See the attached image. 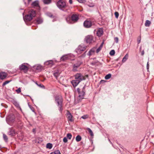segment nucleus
I'll use <instances>...</instances> for the list:
<instances>
[{"mask_svg": "<svg viewBox=\"0 0 154 154\" xmlns=\"http://www.w3.org/2000/svg\"><path fill=\"white\" fill-rule=\"evenodd\" d=\"M36 15V11L33 9L30 10L28 12V14L23 16L24 20L25 22L30 21Z\"/></svg>", "mask_w": 154, "mask_h": 154, "instance_id": "1", "label": "nucleus"}, {"mask_svg": "<svg viewBox=\"0 0 154 154\" xmlns=\"http://www.w3.org/2000/svg\"><path fill=\"white\" fill-rule=\"evenodd\" d=\"M56 5L59 8L64 11H65L64 9L66 8L67 7L66 2L62 0L58 1Z\"/></svg>", "mask_w": 154, "mask_h": 154, "instance_id": "2", "label": "nucleus"}, {"mask_svg": "<svg viewBox=\"0 0 154 154\" xmlns=\"http://www.w3.org/2000/svg\"><path fill=\"white\" fill-rule=\"evenodd\" d=\"M75 79H76L80 82L81 81L85 80L86 78L88 77V75H83L81 73H77L74 76Z\"/></svg>", "mask_w": 154, "mask_h": 154, "instance_id": "3", "label": "nucleus"}, {"mask_svg": "<svg viewBox=\"0 0 154 154\" xmlns=\"http://www.w3.org/2000/svg\"><path fill=\"white\" fill-rule=\"evenodd\" d=\"M77 91L79 94V97L81 99L84 98L85 93V87H83L82 91H80V89L79 88L77 89Z\"/></svg>", "mask_w": 154, "mask_h": 154, "instance_id": "4", "label": "nucleus"}, {"mask_svg": "<svg viewBox=\"0 0 154 154\" xmlns=\"http://www.w3.org/2000/svg\"><path fill=\"white\" fill-rule=\"evenodd\" d=\"M86 42L88 44H91L94 42V37L91 35H88L85 38Z\"/></svg>", "mask_w": 154, "mask_h": 154, "instance_id": "5", "label": "nucleus"}, {"mask_svg": "<svg viewBox=\"0 0 154 154\" xmlns=\"http://www.w3.org/2000/svg\"><path fill=\"white\" fill-rule=\"evenodd\" d=\"M20 69L21 70H23L26 72L29 69V65L27 63H23L20 66Z\"/></svg>", "mask_w": 154, "mask_h": 154, "instance_id": "6", "label": "nucleus"}, {"mask_svg": "<svg viewBox=\"0 0 154 154\" xmlns=\"http://www.w3.org/2000/svg\"><path fill=\"white\" fill-rule=\"evenodd\" d=\"M86 47L85 46L80 45L76 49V51L78 54H79L81 53L82 52L84 51L86 49Z\"/></svg>", "mask_w": 154, "mask_h": 154, "instance_id": "7", "label": "nucleus"}, {"mask_svg": "<svg viewBox=\"0 0 154 154\" xmlns=\"http://www.w3.org/2000/svg\"><path fill=\"white\" fill-rule=\"evenodd\" d=\"M83 24L85 27L89 28L92 26V22L90 20L87 19L84 21Z\"/></svg>", "mask_w": 154, "mask_h": 154, "instance_id": "8", "label": "nucleus"}, {"mask_svg": "<svg viewBox=\"0 0 154 154\" xmlns=\"http://www.w3.org/2000/svg\"><path fill=\"white\" fill-rule=\"evenodd\" d=\"M73 55L71 54L63 55L60 58L61 61H64L68 59H71V57Z\"/></svg>", "mask_w": 154, "mask_h": 154, "instance_id": "9", "label": "nucleus"}, {"mask_svg": "<svg viewBox=\"0 0 154 154\" xmlns=\"http://www.w3.org/2000/svg\"><path fill=\"white\" fill-rule=\"evenodd\" d=\"M55 100L58 104H62L63 100L62 97L61 96L59 95L55 97Z\"/></svg>", "mask_w": 154, "mask_h": 154, "instance_id": "10", "label": "nucleus"}, {"mask_svg": "<svg viewBox=\"0 0 154 154\" xmlns=\"http://www.w3.org/2000/svg\"><path fill=\"white\" fill-rule=\"evenodd\" d=\"M71 18L72 21L74 22H76L79 18L78 15L75 14H72Z\"/></svg>", "mask_w": 154, "mask_h": 154, "instance_id": "11", "label": "nucleus"}, {"mask_svg": "<svg viewBox=\"0 0 154 154\" xmlns=\"http://www.w3.org/2000/svg\"><path fill=\"white\" fill-rule=\"evenodd\" d=\"M80 82L79 81L75 79L74 80H72L71 82V84L74 88Z\"/></svg>", "mask_w": 154, "mask_h": 154, "instance_id": "12", "label": "nucleus"}, {"mask_svg": "<svg viewBox=\"0 0 154 154\" xmlns=\"http://www.w3.org/2000/svg\"><path fill=\"white\" fill-rule=\"evenodd\" d=\"M67 115L68 121L71 122L73 121V120L72 119V115L68 111H67Z\"/></svg>", "mask_w": 154, "mask_h": 154, "instance_id": "13", "label": "nucleus"}, {"mask_svg": "<svg viewBox=\"0 0 154 154\" xmlns=\"http://www.w3.org/2000/svg\"><path fill=\"white\" fill-rule=\"evenodd\" d=\"M96 51V48H94L91 49L89 51L88 55L90 56L94 54Z\"/></svg>", "mask_w": 154, "mask_h": 154, "instance_id": "14", "label": "nucleus"}, {"mask_svg": "<svg viewBox=\"0 0 154 154\" xmlns=\"http://www.w3.org/2000/svg\"><path fill=\"white\" fill-rule=\"evenodd\" d=\"M103 32V29L101 28H99L97 30V35L99 37H100L102 35Z\"/></svg>", "mask_w": 154, "mask_h": 154, "instance_id": "15", "label": "nucleus"}, {"mask_svg": "<svg viewBox=\"0 0 154 154\" xmlns=\"http://www.w3.org/2000/svg\"><path fill=\"white\" fill-rule=\"evenodd\" d=\"M7 76L6 73L4 72H0V79H5Z\"/></svg>", "mask_w": 154, "mask_h": 154, "instance_id": "16", "label": "nucleus"}, {"mask_svg": "<svg viewBox=\"0 0 154 154\" xmlns=\"http://www.w3.org/2000/svg\"><path fill=\"white\" fill-rule=\"evenodd\" d=\"M32 7H38L39 6V3L38 1H35L32 2L31 4Z\"/></svg>", "mask_w": 154, "mask_h": 154, "instance_id": "17", "label": "nucleus"}, {"mask_svg": "<svg viewBox=\"0 0 154 154\" xmlns=\"http://www.w3.org/2000/svg\"><path fill=\"white\" fill-rule=\"evenodd\" d=\"M9 135H11V136H13L15 135L16 132L15 131V130L12 129H10V131L8 133Z\"/></svg>", "mask_w": 154, "mask_h": 154, "instance_id": "18", "label": "nucleus"}, {"mask_svg": "<svg viewBox=\"0 0 154 154\" xmlns=\"http://www.w3.org/2000/svg\"><path fill=\"white\" fill-rule=\"evenodd\" d=\"M35 69L38 72L41 71L43 69L42 67L40 65H37L35 66Z\"/></svg>", "mask_w": 154, "mask_h": 154, "instance_id": "19", "label": "nucleus"}, {"mask_svg": "<svg viewBox=\"0 0 154 154\" xmlns=\"http://www.w3.org/2000/svg\"><path fill=\"white\" fill-rule=\"evenodd\" d=\"M45 64L46 65H48L51 66L53 64V61L52 60H49L45 62Z\"/></svg>", "mask_w": 154, "mask_h": 154, "instance_id": "20", "label": "nucleus"}, {"mask_svg": "<svg viewBox=\"0 0 154 154\" xmlns=\"http://www.w3.org/2000/svg\"><path fill=\"white\" fill-rule=\"evenodd\" d=\"M103 44H104V42H103L101 43V44L100 45L99 47L97 49L96 52L97 53H98L101 50V49H102V47H103Z\"/></svg>", "mask_w": 154, "mask_h": 154, "instance_id": "21", "label": "nucleus"}, {"mask_svg": "<svg viewBox=\"0 0 154 154\" xmlns=\"http://www.w3.org/2000/svg\"><path fill=\"white\" fill-rule=\"evenodd\" d=\"M36 23L38 24H40L42 23L43 22L42 19L40 17L38 18L36 20Z\"/></svg>", "mask_w": 154, "mask_h": 154, "instance_id": "22", "label": "nucleus"}, {"mask_svg": "<svg viewBox=\"0 0 154 154\" xmlns=\"http://www.w3.org/2000/svg\"><path fill=\"white\" fill-rule=\"evenodd\" d=\"M88 131L89 133L90 134V135L92 137H93L94 136L93 133L92 131V130L89 128H87L86 129Z\"/></svg>", "mask_w": 154, "mask_h": 154, "instance_id": "23", "label": "nucleus"}, {"mask_svg": "<svg viewBox=\"0 0 154 154\" xmlns=\"http://www.w3.org/2000/svg\"><path fill=\"white\" fill-rule=\"evenodd\" d=\"M128 54H126L124 57L123 58L122 60V62L124 63L125 62L126 60L128 59Z\"/></svg>", "mask_w": 154, "mask_h": 154, "instance_id": "24", "label": "nucleus"}, {"mask_svg": "<svg viewBox=\"0 0 154 154\" xmlns=\"http://www.w3.org/2000/svg\"><path fill=\"white\" fill-rule=\"evenodd\" d=\"M58 106L59 107V110L61 113H62V111L63 110V108L62 107V104H58Z\"/></svg>", "mask_w": 154, "mask_h": 154, "instance_id": "25", "label": "nucleus"}, {"mask_svg": "<svg viewBox=\"0 0 154 154\" xmlns=\"http://www.w3.org/2000/svg\"><path fill=\"white\" fill-rule=\"evenodd\" d=\"M151 24V22L149 20H146L145 23V25L146 26L149 27Z\"/></svg>", "mask_w": 154, "mask_h": 154, "instance_id": "26", "label": "nucleus"}, {"mask_svg": "<svg viewBox=\"0 0 154 154\" xmlns=\"http://www.w3.org/2000/svg\"><path fill=\"white\" fill-rule=\"evenodd\" d=\"M43 2L45 4H48L51 3V0H43Z\"/></svg>", "mask_w": 154, "mask_h": 154, "instance_id": "27", "label": "nucleus"}, {"mask_svg": "<svg viewBox=\"0 0 154 154\" xmlns=\"http://www.w3.org/2000/svg\"><path fill=\"white\" fill-rule=\"evenodd\" d=\"M50 154H61L60 151L57 150L51 152Z\"/></svg>", "mask_w": 154, "mask_h": 154, "instance_id": "28", "label": "nucleus"}, {"mask_svg": "<svg viewBox=\"0 0 154 154\" xmlns=\"http://www.w3.org/2000/svg\"><path fill=\"white\" fill-rule=\"evenodd\" d=\"M75 139L77 142H79L81 140L82 137L81 136L78 135L76 137Z\"/></svg>", "mask_w": 154, "mask_h": 154, "instance_id": "29", "label": "nucleus"}, {"mask_svg": "<svg viewBox=\"0 0 154 154\" xmlns=\"http://www.w3.org/2000/svg\"><path fill=\"white\" fill-rule=\"evenodd\" d=\"M52 146H53L52 144L49 143L47 144L46 148L49 149H51L52 148Z\"/></svg>", "mask_w": 154, "mask_h": 154, "instance_id": "30", "label": "nucleus"}, {"mask_svg": "<svg viewBox=\"0 0 154 154\" xmlns=\"http://www.w3.org/2000/svg\"><path fill=\"white\" fill-rule=\"evenodd\" d=\"M111 74H109L106 75L105 77V78L106 79H108L111 78Z\"/></svg>", "mask_w": 154, "mask_h": 154, "instance_id": "31", "label": "nucleus"}, {"mask_svg": "<svg viewBox=\"0 0 154 154\" xmlns=\"http://www.w3.org/2000/svg\"><path fill=\"white\" fill-rule=\"evenodd\" d=\"M66 136L70 140L71 139L72 135L71 133H68Z\"/></svg>", "mask_w": 154, "mask_h": 154, "instance_id": "32", "label": "nucleus"}, {"mask_svg": "<svg viewBox=\"0 0 154 154\" xmlns=\"http://www.w3.org/2000/svg\"><path fill=\"white\" fill-rule=\"evenodd\" d=\"M46 14L48 16L50 17H54L53 15L51 13L48 12L46 13Z\"/></svg>", "mask_w": 154, "mask_h": 154, "instance_id": "33", "label": "nucleus"}, {"mask_svg": "<svg viewBox=\"0 0 154 154\" xmlns=\"http://www.w3.org/2000/svg\"><path fill=\"white\" fill-rule=\"evenodd\" d=\"M6 120L8 123H9L8 122L10 121H11V122L13 121V120H11L10 119L9 116H8L6 118Z\"/></svg>", "mask_w": 154, "mask_h": 154, "instance_id": "34", "label": "nucleus"}, {"mask_svg": "<svg viewBox=\"0 0 154 154\" xmlns=\"http://www.w3.org/2000/svg\"><path fill=\"white\" fill-rule=\"evenodd\" d=\"M115 54V51L114 50H112L109 53V54L110 55L112 56L114 55Z\"/></svg>", "mask_w": 154, "mask_h": 154, "instance_id": "35", "label": "nucleus"}, {"mask_svg": "<svg viewBox=\"0 0 154 154\" xmlns=\"http://www.w3.org/2000/svg\"><path fill=\"white\" fill-rule=\"evenodd\" d=\"M79 65H76L75 64L73 66V70L74 71H76V68H77L78 67H79Z\"/></svg>", "mask_w": 154, "mask_h": 154, "instance_id": "36", "label": "nucleus"}, {"mask_svg": "<svg viewBox=\"0 0 154 154\" xmlns=\"http://www.w3.org/2000/svg\"><path fill=\"white\" fill-rule=\"evenodd\" d=\"M88 115H85L82 116L81 118L84 119H86L88 118Z\"/></svg>", "mask_w": 154, "mask_h": 154, "instance_id": "37", "label": "nucleus"}, {"mask_svg": "<svg viewBox=\"0 0 154 154\" xmlns=\"http://www.w3.org/2000/svg\"><path fill=\"white\" fill-rule=\"evenodd\" d=\"M54 76L57 78V77L59 75V73L57 72H56L54 73Z\"/></svg>", "mask_w": 154, "mask_h": 154, "instance_id": "38", "label": "nucleus"}, {"mask_svg": "<svg viewBox=\"0 0 154 154\" xmlns=\"http://www.w3.org/2000/svg\"><path fill=\"white\" fill-rule=\"evenodd\" d=\"M141 40V36H140L138 37L137 38V42H138V44H139Z\"/></svg>", "mask_w": 154, "mask_h": 154, "instance_id": "39", "label": "nucleus"}, {"mask_svg": "<svg viewBox=\"0 0 154 154\" xmlns=\"http://www.w3.org/2000/svg\"><path fill=\"white\" fill-rule=\"evenodd\" d=\"M3 138H4V140L6 141H7L8 140V137H7V136L5 134H3Z\"/></svg>", "mask_w": 154, "mask_h": 154, "instance_id": "40", "label": "nucleus"}, {"mask_svg": "<svg viewBox=\"0 0 154 154\" xmlns=\"http://www.w3.org/2000/svg\"><path fill=\"white\" fill-rule=\"evenodd\" d=\"M10 81H5V82H4L3 83V84H2V86H4L5 85H6L8 83L10 82Z\"/></svg>", "mask_w": 154, "mask_h": 154, "instance_id": "41", "label": "nucleus"}, {"mask_svg": "<svg viewBox=\"0 0 154 154\" xmlns=\"http://www.w3.org/2000/svg\"><path fill=\"white\" fill-rule=\"evenodd\" d=\"M115 15L116 17V18H118L119 16V14L118 12H115Z\"/></svg>", "mask_w": 154, "mask_h": 154, "instance_id": "42", "label": "nucleus"}, {"mask_svg": "<svg viewBox=\"0 0 154 154\" xmlns=\"http://www.w3.org/2000/svg\"><path fill=\"white\" fill-rule=\"evenodd\" d=\"M16 92L18 94H19L21 92V90L20 88H19L17 89L16 90Z\"/></svg>", "mask_w": 154, "mask_h": 154, "instance_id": "43", "label": "nucleus"}, {"mask_svg": "<svg viewBox=\"0 0 154 154\" xmlns=\"http://www.w3.org/2000/svg\"><path fill=\"white\" fill-rule=\"evenodd\" d=\"M63 141L64 143H66V142H67V141H68V140H67V138L66 137H64L63 138Z\"/></svg>", "mask_w": 154, "mask_h": 154, "instance_id": "44", "label": "nucleus"}, {"mask_svg": "<svg viewBox=\"0 0 154 154\" xmlns=\"http://www.w3.org/2000/svg\"><path fill=\"white\" fill-rule=\"evenodd\" d=\"M114 40L115 41V42L116 43H118V41H119V38L118 37H115V38H114Z\"/></svg>", "mask_w": 154, "mask_h": 154, "instance_id": "45", "label": "nucleus"}, {"mask_svg": "<svg viewBox=\"0 0 154 154\" xmlns=\"http://www.w3.org/2000/svg\"><path fill=\"white\" fill-rule=\"evenodd\" d=\"M80 3H83L84 2V0H76Z\"/></svg>", "mask_w": 154, "mask_h": 154, "instance_id": "46", "label": "nucleus"}, {"mask_svg": "<svg viewBox=\"0 0 154 154\" xmlns=\"http://www.w3.org/2000/svg\"><path fill=\"white\" fill-rule=\"evenodd\" d=\"M38 85V86H40V87H41V88H44V86L42 84H40L39 85Z\"/></svg>", "mask_w": 154, "mask_h": 154, "instance_id": "47", "label": "nucleus"}, {"mask_svg": "<svg viewBox=\"0 0 154 154\" xmlns=\"http://www.w3.org/2000/svg\"><path fill=\"white\" fill-rule=\"evenodd\" d=\"M69 2L70 4H72V0H69Z\"/></svg>", "mask_w": 154, "mask_h": 154, "instance_id": "48", "label": "nucleus"}, {"mask_svg": "<svg viewBox=\"0 0 154 154\" xmlns=\"http://www.w3.org/2000/svg\"><path fill=\"white\" fill-rule=\"evenodd\" d=\"M149 64H148V62L147 63V69H149Z\"/></svg>", "mask_w": 154, "mask_h": 154, "instance_id": "49", "label": "nucleus"}, {"mask_svg": "<svg viewBox=\"0 0 154 154\" xmlns=\"http://www.w3.org/2000/svg\"><path fill=\"white\" fill-rule=\"evenodd\" d=\"M32 0H28V3L29 4L32 1Z\"/></svg>", "mask_w": 154, "mask_h": 154, "instance_id": "50", "label": "nucleus"}, {"mask_svg": "<svg viewBox=\"0 0 154 154\" xmlns=\"http://www.w3.org/2000/svg\"><path fill=\"white\" fill-rule=\"evenodd\" d=\"M144 54V51H143L142 53H141V54H142V55H143Z\"/></svg>", "mask_w": 154, "mask_h": 154, "instance_id": "51", "label": "nucleus"}, {"mask_svg": "<svg viewBox=\"0 0 154 154\" xmlns=\"http://www.w3.org/2000/svg\"><path fill=\"white\" fill-rule=\"evenodd\" d=\"M108 140H109V142H110L111 143H111V141H110V140L109 138H108Z\"/></svg>", "mask_w": 154, "mask_h": 154, "instance_id": "52", "label": "nucleus"}, {"mask_svg": "<svg viewBox=\"0 0 154 154\" xmlns=\"http://www.w3.org/2000/svg\"><path fill=\"white\" fill-rule=\"evenodd\" d=\"M1 148H2L1 146V145H0V149H1Z\"/></svg>", "mask_w": 154, "mask_h": 154, "instance_id": "53", "label": "nucleus"}, {"mask_svg": "<svg viewBox=\"0 0 154 154\" xmlns=\"http://www.w3.org/2000/svg\"><path fill=\"white\" fill-rule=\"evenodd\" d=\"M34 130H34V129H33V132L34 131Z\"/></svg>", "mask_w": 154, "mask_h": 154, "instance_id": "54", "label": "nucleus"}, {"mask_svg": "<svg viewBox=\"0 0 154 154\" xmlns=\"http://www.w3.org/2000/svg\"><path fill=\"white\" fill-rule=\"evenodd\" d=\"M24 13H23V15H24Z\"/></svg>", "mask_w": 154, "mask_h": 154, "instance_id": "55", "label": "nucleus"}, {"mask_svg": "<svg viewBox=\"0 0 154 154\" xmlns=\"http://www.w3.org/2000/svg\"><path fill=\"white\" fill-rule=\"evenodd\" d=\"M38 143H40V142H38Z\"/></svg>", "mask_w": 154, "mask_h": 154, "instance_id": "56", "label": "nucleus"}]
</instances>
